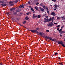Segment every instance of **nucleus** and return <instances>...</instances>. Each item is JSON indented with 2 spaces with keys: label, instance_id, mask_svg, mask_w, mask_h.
Masks as SVG:
<instances>
[{
  "label": "nucleus",
  "instance_id": "obj_4",
  "mask_svg": "<svg viewBox=\"0 0 65 65\" xmlns=\"http://www.w3.org/2000/svg\"><path fill=\"white\" fill-rule=\"evenodd\" d=\"M54 6L55 7L54 8V10H56V9H57V7H58V6L57 4H55L54 5Z\"/></svg>",
  "mask_w": 65,
  "mask_h": 65
},
{
  "label": "nucleus",
  "instance_id": "obj_41",
  "mask_svg": "<svg viewBox=\"0 0 65 65\" xmlns=\"http://www.w3.org/2000/svg\"><path fill=\"white\" fill-rule=\"evenodd\" d=\"M57 30L58 31H59V28H57Z\"/></svg>",
  "mask_w": 65,
  "mask_h": 65
},
{
  "label": "nucleus",
  "instance_id": "obj_39",
  "mask_svg": "<svg viewBox=\"0 0 65 65\" xmlns=\"http://www.w3.org/2000/svg\"><path fill=\"white\" fill-rule=\"evenodd\" d=\"M58 53H55V55H58Z\"/></svg>",
  "mask_w": 65,
  "mask_h": 65
},
{
  "label": "nucleus",
  "instance_id": "obj_13",
  "mask_svg": "<svg viewBox=\"0 0 65 65\" xmlns=\"http://www.w3.org/2000/svg\"><path fill=\"white\" fill-rule=\"evenodd\" d=\"M39 8L41 11H44V9H43V8H41V7H40Z\"/></svg>",
  "mask_w": 65,
  "mask_h": 65
},
{
  "label": "nucleus",
  "instance_id": "obj_50",
  "mask_svg": "<svg viewBox=\"0 0 65 65\" xmlns=\"http://www.w3.org/2000/svg\"><path fill=\"white\" fill-rule=\"evenodd\" d=\"M55 25H57V23H54Z\"/></svg>",
  "mask_w": 65,
  "mask_h": 65
},
{
  "label": "nucleus",
  "instance_id": "obj_47",
  "mask_svg": "<svg viewBox=\"0 0 65 65\" xmlns=\"http://www.w3.org/2000/svg\"><path fill=\"white\" fill-rule=\"evenodd\" d=\"M58 58L59 59H60V57H58Z\"/></svg>",
  "mask_w": 65,
  "mask_h": 65
},
{
  "label": "nucleus",
  "instance_id": "obj_51",
  "mask_svg": "<svg viewBox=\"0 0 65 65\" xmlns=\"http://www.w3.org/2000/svg\"><path fill=\"white\" fill-rule=\"evenodd\" d=\"M64 41H65V38L64 39Z\"/></svg>",
  "mask_w": 65,
  "mask_h": 65
},
{
  "label": "nucleus",
  "instance_id": "obj_55",
  "mask_svg": "<svg viewBox=\"0 0 65 65\" xmlns=\"http://www.w3.org/2000/svg\"><path fill=\"white\" fill-rule=\"evenodd\" d=\"M19 1L20 0H19Z\"/></svg>",
  "mask_w": 65,
  "mask_h": 65
},
{
  "label": "nucleus",
  "instance_id": "obj_31",
  "mask_svg": "<svg viewBox=\"0 0 65 65\" xmlns=\"http://www.w3.org/2000/svg\"><path fill=\"white\" fill-rule=\"evenodd\" d=\"M13 14H17V13L15 12H13Z\"/></svg>",
  "mask_w": 65,
  "mask_h": 65
},
{
  "label": "nucleus",
  "instance_id": "obj_27",
  "mask_svg": "<svg viewBox=\"0 0 65 65\" xmlns=\"http://www.w3.org/2000/svg\"><path fill=\"white\" fill-rule=\"evenodd\" d=\"M31 11H34V9H33L32 8L31 9Z\"/></svg>",
  "mask_w": 65,
  "mask_h": 65
},
{
  "label": "nucleus",
  "instance_id": "obj_14",
  "mask_svg": "<svg viewBox=\"0 0 65 65\" xmlns=\"http://www.w3.org/2000/svg\"><path fill=\"white\" fill-rule=\"evenodd\" d=\"M46 38H48V39H50V40H51V39H52V38L50 37H46Z\"/></svg>",
  "mask_w": 65,
  "mask_h": 65
},
{
  "label": "nucleus",
  "instance_id": "obj_3",
  "mask_svg": "<svg viewBox=\"0 0 65 65\" xmlns=\"http://www.w3.org/2000/svg\"><path fill=\"white\" fill-rule=\"evenodd\" d=\"M53 25H54V24H53V22H51L49 24L48 26V27H51V26H53Z\"/></svg>",
  "mask_w": 65,
  "mask_h": 65
},
{
  "label": "nucleus",
  "instance_id": "obj_28",
  "mask_svg": "<svg viewBox=\"0 0 65 65\" xmlns=\"http://www.w3.org/2000/svg\"><path fill=\"white\" fill-rule=\"evenodd\" d=\"M3 4L5 3V1H3Z\"/></svg>",
  "mask_w": 65,
  "mask_h": 65
},
{
  "label": "nucleus",
  "instance_id": "obj_38",
  "mask_svg": "<svg viewBox=\"0 0 65 65\" xmlns=\"http://www.w3.org/2000/svg\"><path fill=\"white\" fill-rule=\"evenodd\" d=\"M23 24H25L26 23V21H24L23 23Z\"/></svg>",
  "mask_w": 65,
  "mask_h": 65
},
{
  "label": "nucleus",
  "instance_id": "obj_42",
  "mask_svg": "<svg viewBox=\"0 0 65 65\" xmlns=\"http://www.w3.org/2000/svg\"><path fill=\"white\" fill-rule=\"evenodd\" d=\"M36 5H38V4H39V3H36Z\"/></svg>",
  "mask_w": 65,
  "mask_h": 65
},
{
  "label": "nucleus",
  "instance_id": "obj_9",
  "mask_svg": "<svg viewBox=\"0 0 65 65\" xmlns=\"http://www.w3.org/2000/svg\"><path fill=\"white\" fill-rule=\"evenodd\" d=\"M15 10V8H11L10 9V11H13V10Z\"/></svg>",
  "mask_w": 65,
  "mask_h": 65
},
{
  "label": "nucleus",
  "instance_id": "obj_21",
  "mask_svg": "<svg viewBox=\"0 0 65 65\" xmlns=\"http://www.w3.org/2000/svg\"><path fill=\"white\" fill-rule=\"evenodd\" d=\"M51 18H50L49 19H48V21H51Z\"/></svg>",
  "mask_w": 65,
  "mask_h": 65
},
{
  "label": "nucleus",
  "instance_id": "obj_16",
  "mask_svg": "<svg viewBox=\"0 0 65 65\" xmlns=\"http://www.w3.org/2000/svg\"><path fill=\"white\" fill-rule=\"evenodd\" d=\"M51 18V20L52 22H53V21L54 20V17H53L52 18Z\"/></svg>",
  "mask_w": 65,
  "mask_h": 65
},
{
  "label": "nucleus",
  "instance_id": "obj_5",
  "mask_svg": "<svg viewBox=\"0 0 65 65\" xmlns=\"http://www.w3.org/2000/svg\"><path fill=\"white\" fill-rule=\"evenodd\" d=\"M51 15H53L54 16H55V15H56V13L54 12H52L51 13Z\"/></svg>",
  "mask_w": 65,
  "mask_h": 65
},
{
  "label": "nucleus",
  "instance_id": "obj_46",
  "mask_svg": "<svg viewBox=\"0 0 65 65\" xmlns=\"http://www.w3.org/2000/svg\"><path fill=\"white\" fill-rule=\"evenodd\" d=\"M7 15H9V13H7Z\"/></svg>",
  "mask_w": 65,
  "mask_h": 65
},
{
  "label": "nucleus",
  "instance_id": "obj_2",
  "mask_svg": "<svg viewBox=\"0 0 65 65\" xmlns=\"http://www.w3.org/2000/svg\"><path fill=\"white\" fill-rule=\"evenodd\" d=\"M58 44H61L62 46H63V47H65V44H63V42L62 41H59L58 42Z\"/></svg>",
  "mask_w": 65,
  "mask_h": 65
},
{
  "label": "nucleus",
  "instance_id": "obj_7",
  "mask_svg": "<svg viewBox=\"0 0 65 65\" xmlns=\"http://www.w3.org/2000/svg\"><path fill=\"white\" fill-rule=\"evenodd\" d=\"M19 7L20 8H24V5H22L19 6Z\"/></svg>",
  "mask_w": 65,
  "mask_h": 65
},
{
  "label": "nucleus",
  "instance_id": "obj_1",
  "mask_svg": "<svg viewBox=\"0 0 65 65\" xmlns=\"http://www.w3.org/2000/svg\"><path fill=\"white\" fill-rule=\"evenodd\" d=\"M40 5L41 6H42V7H43V8H44V9H46L47 13H48V14H49L50 13L49 12V11H48V8H47V7H45V6L43 5V3H41L40 4Z\"/></svg>",
  "mask_w": 65,
  "mask_h": 65
},
{
  "label": "nucleus",
  "instance_id": "obj_49",
  "mask_svg": "<svg viewBox=\"0 0 65 65\" xmlns=\"http://www.w3.org/2000/svg\"><path fill=\"white\" fill-rule=\"evenodd\" d=\"M14 4H12L11 5V6H12V5H13Z\"/></svg>",
  "mask_w": 65,
  "mask_h": 65
},
{
  "label": "nucleus",
  "instance_id": "obj_20",
  "mask_svg": "<svg viewBox=\"0 0 65 65\" xmlns=\"http://www.w3.org/2000/svg\"><path fill=\"white\" fill-rule=\"evenodd\" d=\"M33 15V18H36L37 17V16H36L35 14H34Z\"/></svg>",
  "mask_w": 65,
  "mask_h": 65
},
{
  "label": "nucleus",
  "instance_id": "obj_22",
  "mask_svg": "<svg viewBox=\"0 0 65 65\" xmlns=\"http://www.w3.org/2000/svg\"><path fill=\"white\" fill-rule=\"evenodd\" d=\"M40 29V28H39L38 27H37L36 28V30H39Z\"/></svg>",
  "mask_w": 65,
  "mask_h": 65
},
{
  "label": "nucleus",
  "instance_id": "obj_48",
  "mask_svg": "<svg viewBox=\"0 0 65 65\" xmlns=\"http://www.w3.org/2000/svg\"><path fill=\"white\" fill-rule=\"evenodd\" d=\"M53 1H54V2H56V0H53Z\"/></svg>",
  "mask_w": 65,
  "mask_h": 65
},
{
  "label": "nucleus",
  "instance_id": "obj_53",
  "mask_svg": "<svg viewBox=\"0 0 65 65\" xmlns=\"http://www.w3.org/2000/svg\"><path fill=\"white\" fill-rule=\"evenodd\" d=\"M50 6H52V5H51Z\"/></svg>",
  "mask_w": 65,
  "mask_h": 65
},
{
  "label": "nucleus",
  "instance_id": "obj_26",
  "mask_svg": "<svg viewBox=\"0 0 65 65\" xmlns=\"http://www.w3.org/2000/svg\"><path fill=\"white\" fill-rule=\"evenodd\" d=\"M35 32L36 33H38H38H39V32L37 30H36Z\"/></svg>",
  "mask_w": 65,
  "mask_h": 65
},
{
  "label": "nucleus",
  "instance_id": "obj_11",
  "mask_svg": "<svg viewBox=\"0 0 65 65\" xmlns=\"http://www.w3.org/2000/svg\"><path fill=\"white\" fill-rule=\"evenodd\" d=\"M21 11V9H19L18 10L16 11V12H20Z\"/></svg>",
  "mask_w": 65,
  "mask_h": 65
},
{
  "label": "nucleus",
  "instance_id": "obj_40",
  "mask_svg": "<svg viewBox=\"0 0 65 65\" xmlns=\"http://www.w3.org/2000/svg\"><path fill=\"white\" fill-rule=\"evenodd\" d=\"M59 64H60L61 65H63V63H59Z\"/></svg>",
  "mask_w": 65,
  "mask_h": 65
},
{
  "label": "nucleus",
  "instance_id": "obj_6",
  "mask_svg": "<svg viewBox=\"0 0 65 65\" xmlns=\"http://www.w3.org/2000/svg\"><path fill=\"white\" fill-rule=\"evenodd\" d=\"M44 22H48V19H47L46 18H45L44 20Z\"/></svg>",
  "mask_w": 65,
  "mask_h": 65
},
{
  "label": "nucleus",
  "instance_id": "obj_37",
  "mask_svg": "<svg viewBox=\"0 0 65 65\" xmlns=\"http://www.w3.org/2000/svg\"><path fill=\"white\" fill-rule=\"evenodd\" d=\"M29 13H29V12H28L26 13V14H27V15H28V14H29Z\"/></svg>",
  "mask_w": 65,
  "mask_h": 65
},
{
  "label": "nucleus",
  "instance_id": "obj_17",
  "mask_svg": "<svg viewBox=\"0 0 65 65\" xmlns=\"http://www.w3.org/2000/svg\"><path fill=\"white\" fill-rule=\"evenodd\" d=\"M19 1V0H15V1H14V2L15 3H17Z\"/></svg>",
  "mask_w": 65,
  "mask_h": 65
},
{
  "label": "nucleus",
  "instance_id": "obj_23",
  "mask_svg": "<svg viewBox=\"0 0 65 65\" xmlns=\"http://www.w3.org/2000/svg\"><path fill=\"white\" fill-rule=\"evenodd\" d=\"M25 19L26 20H29V18L27 17H26L25 18Z\"/></svg>",
  "mask_w": 65,
  "mask_h": 65
},
{
  "label": "nucleus",
  "instance_id": "obj_34",
  "mask_svg": "<svg viewBox=\"0 0 65 65\" xmlns=\"http://www.w3.org/2000/svg\"><path fill=\"white\" fill-rule=\"evenodd\" d=\"M64 27V26H63L61 27V28L63 29V27Z\"/></svg>",
  "mask_w": 65,
  "mask_h": 65
},
{
  "label": "nucleus",
  "instance_id": "obj_10",
  "mask_svg": "<svg viewBox=\"0 0 65 65\" xmlns=\"http://www.w3.org/2000/svg\"><path fill=\"white\" fill-rule=\"evenodd\" d=\"M30 31L31 32H33V33H34L35 32V31H36V30H30Z\"/></svg>",
  "mask_w": 65,
  "mask_h": 65
},
{
  "label": "nucleus",
  "instance_id": "obj_54",
  "mask_svg": "<svg viewBox=\"0 0 65 65\" xmlns=\"http://www.w3.org/2000/svg\"><path fill=\"white\" fill-rule=\"evenodd\" d=\"M61 1H63V0H61Z\"/></svg>",
  "mask_w": 65,
  "mask_h": 65
},
{
  "label": "nucleus",
  "instance_id": "obj_35",
  "mask_svg": "<svg viewBox=\"0 0 65 65\" xmlns=\"http://www.w3.org/2000/svg\"><path fill=\"white\" fill-rule=\"evenodd\" d=\"M46 31L47 32H50L49 30H46Z\"/></svg>",
  "mask_w": 65,
  "mask_h": 65
},
{
  "label": "nucleus",
  "instance_id": "obj_33",
  "mask_svg": "<svg viewBox=\"0 0 65 65\" xmlns=\"http://www.w3.org/2000/svg\"><path fill=\"white\" fill-rule=\"evenodd\" d=\"M0 2L1 3H2V4H3V1H1Z\"/></svg>",
  "mask_w": 65,
  "mask_h": 65
},
{
  "label": "nucleus",
  "instance_id": "obj_8",
  "mask_svg": "<svg viewBox=\"0 0 65 65\" xmlns=\"http://www.w3.org/2000/svg\"><path fill=\"white\" fill-rule=\"evenodd\" d=\"M39 34L40 35H44V33H43L42 32H40L39 33Z\"/></svg>",
  "mask_w": 65,
  "mask_h": 65
},
{
  "label": "nucleus",
  "instance_id": "obj_15",
  "mask_svg": "<svg viewBox=\"0 0 65 65\" xmlns=\"http://www.w3.org/2000/svg\"><path fill=\"white\" fill-rule=\"evenodd\" d=\"M65 33V32L64 31H61V32H60L59 33H60V34H62V33Z\"/></svg>",
  "mask_w": 65,
  "mask_h": 65
},
{
  "label": "nucleus",
  "instance_id": "obj_36",
  "mask_svg": "<svg viewBox=\"0 0 65 65\" xmlns=\"http://www.w3.org/2000/svg\"><path fill=\"white\" fill-rule=\"evenodd\" d=\"M45 17L47 19L48 18V16H45Z\"/></svg>",
  "mask_w": 65,
  "mask_h": 65
},
{
  "label": "nucleus",
  "instance_id": "obj_24",
  "mask_svg": "<svg viewBox=\"0 0 65 65\" xmlns=\"http://www.w3.org/2000/svg\"><path fill=\"white\" fill-rule=\"evenodd\" d=\"M46 15V14L45 13L43 15V17H44V16H45V15Z\"/></svg>",
  "mask_w": 65,
  "mask_h": 65
},
{
  "label": "nucleus",
  "instance_id": "obj_52",
  "mask_svg": "<svg viewBox=\"0 0 65 65\" xmlns=\"http://www.w3.org/2000/svg\"><path fill=\"white\" fill-rule=\"evenodd\" d=\"M52 0V1H54V0Z\"/></svg>",
  "mask_w": 65,
  "mask_h": 65
},
{
  "label": "nucleus",
  "instance_id": "obj_32",
  "mask_svg": "<svg viewBox=\"0 0 65 65\" xmlns=\"http://www.w3.org/2000/svg\"><path fill=\"white\" fill-rule=\"evenodd\" d=\"M59 27H60V25H58L57 26H56V27H57V28H59Z\"/></svg>",
  "mask_w": 65,
  "mask_h": 65
},
{
  "label": "nucleus",
  "instance_id": "obj_18",
  "mask_svg": "<svg viewBox=\"0 0 65 65\" xmlns=\"http://www.w3.org/2000/svg\"><path fill=\"white\" fill-rule=\"evenodd\" d=\"M13 3V1H11L9 2V4H12V3Z\"/></svg>",
  "mask_w": 65,
  "mask_h": 65
},
{
  "label": "nucleus",
  "instance_id": "obj_25",
  "mask_svg": "<svg viewBox=\"0 0 65 65\" xmlns=\"http://www.w3.org/2000/svg\"><path fill=\"white\" fill-rule=\"evenodd\" d=\"M51 40H52V41H55V39H52L51 38Z\"/></svg>",
  "mask_w": 65,
  "mask_h": 65
},
{
  "label": "nucleus",
  "instance_id": "obj_43",
  "mask_svg": "<svg viewBox=\"0 0 65 65\" xmlns=\"http://www.w3.org/2000/svg\"><path fill=\"white\" fill-rule=\"evenodd\" d=\"M28 4H30V2H28Z\"/></svg>",
  "mask_w": 65,
  "mask_h": 65
},
{
  "label": "nucleus",
  "instance_id": "obj_29",
  "mask_svg": "<svg viewBox=\"0 0 65 65\" xmlns=\"http://www.w3.org/2000/svg\"><path fill=\"white\" fill-rule=\"evenodd\" d=\"M38 18H40L41 16L40 15H38L37 16Z\"/></svg>",
  "mask_w": 65,
  "mask_h": 65
},
{
  "label": "nucleus",
  "instance_id": "obj_44",
  "mask_svg": "<svg viewBox=\"0 0 65 65\" xmlns=\"http://www.w3.org/2000/svg\"><path fill=\"white\" fill-rule=\"evenodd\" d=\"M60 36V37H62V35H59Z\"/></svg>",
  "mask_w": 65,
  "mask_h": 65
},
{
  "label": "nucleus",
  "instance_id": "obj_12",
  "mask_svg": "<svg viewBox=\"0 0 65 65\" xmlns=\"http://www.w3.org/2000/svg\"><path fill=\"white\" fill-rule=\"evenodd\" d=\"M35 8L37 10H38V8L37 7H35Z\"/></svg>",
  "mask_w": 65,
  "mask_h": 65
},
{
  "label": "nucleus",
  "instance_id": "obj_45",
  "mask_svg": "<svg viewBox=\"0 0 65 65\" xmlns=\"http://www.w3.org/2000/svg\"><path fill=\"white\" fill-rule=\"evenodd\" d=\"M58 20H59L60 19V18H57V19Z\"/></svg>",
  "mask_w": 65,
  "mask_h": 65
},
{
  "label": "nucleus",
  "instance_id": "obj_30",
  "mask_svg": "<svg viewBox=\"0 0 65 65\" xmlns=\"http://www.w3.org/2000/svg\"><path fill=\"white\" fill-rule=\"evenodd\" d=\"M62 30V29H60L59 30V33L61 32Z\"/></svg>",
  "mask_w": 65,
  "mask_h": 65
},
{
  "label": "nucleus",
  "instance_id": "obj_19",
  "mask_svg": "<svg viewBox=\"0 0 65 65\" xmlns=\"http://www.w3.org/2000/svg\"><path fill=\"white\" fill-rule=\"evenodd\" d=\"M1 5L2 6H6V4H2Z\"/></svg>",
  "mask_w": 65,
  "mask_h": 65
}]
</instances>
